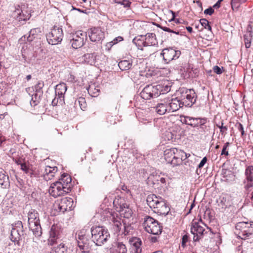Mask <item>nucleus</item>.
I'll return each mask as SVG.
<instances>
[{
	"label": "nucleus",
	"instance_id": "obj_51",
	"mask_svg": "<svg viewBox=\"0 0 253 253\" xmlns=\"http://www.w3.org/2000/svg\"><path fill=\"white\" fill-rule=\"evenodd\" d=\"M236 127L237 128L239 131H240L241 133L242 136H243L245 134V131L244 130V127L243 125L240 123H237V124L235 125Z\"/></svg>",
	"mask_w": 253,
	"mask_h": 253
},
{
	"label": "nucleus",
	"instance_id": "obj_44",
	"mask_svg": "<svg viewBox=\"0 0 253 253\" xmlns=\"http://www.w3.org/2000/svg\"><path fill=\"white\" fill-rule=\"evenodd\" d=\"M40 97V95H39L37 93H35L32 95L31 100L30 101V104L32 106H35L37 105L39 102V99Z\"/></svg>",
	"mask_w": 253,
	"mask_h": 253
},
{
	"label": "nucleus",
	"instance_id": "obj_10",
	"mask_svg": "<svg viewBox=\"0 0 253 253\" xmlns=\"http://www.w3.org/2000/svg\"><path fill=\"white\" fill-rule=\"evenodd\" d=\"M86 38V33L82 31H78L73 34L70 37V43L73 48L78 49L83 46Z\"/></svg>",
	"mask_w": 253,
	"mask_h": 253
},
{
	"label": "nucleus",
	"instance_id": "obj_60",
	"mask_svg": "<svg viewBox=\"0 0 253 253\" xmlns=\"http://www.w3.org/2000/svg\"><path fill=\"white\" fill-rule=\"evenodd\" d=\"M154 46H152V48H150V49H148L147 50H145V47L144 48V51H146V52H148V54H149V55H151L153 53H154L155 52H156V50H154L153 47Z\"/></svg>",
	"mask_w": 253,
	"mask_h": 253
},
{
	"label": "nucleus",
	"instance_id": "obj_36",
	"mask_svg": "<svg viewBox=\"0 0 253 253\" xmlns=\"http://www.w3.org/2000/svg\"><path fill=\"white\" fill-rule=\"evenodd\" d=\"M120 69L122 71L128 70L132 66V61L130 60H123L118 63Z\"/></svg>",
	"mask_w": 253,
	"mask_h": 253
},
{
	"label": "nucleus",
	"instance_id": "obj_19",
	"mask_svg": "<svg viewBox=\"0 0 253 253\" xmlns=\"http://www.w3.org/2000/svg\"><path fill=\"white\" fill-rule=\"evenodd\" d=\"M183 121L186 125L193 127H198L199 125L203 126L204 123H206L207 119L206 118H193L185 116Z\"/></svg>",
	"mask_w": 253,
	"mask_h": 253
},
{
	"label": "nucleus",
	"instance_id": "obj_27",
	"mask_svg": "<svg viewBox=\"0 0 253 253\" xmlns=\"http://www.w3.org/2000/svg\"><path fill=\"white\" fill-rule=\"evenodd\" d=\"M61 206H63L64 210L66 211H71L73 208L74 202L71 198L65 197L60 200Z\"/></svg>",
	"mask_w": 253,
	"mask_h": 253
},
{
	"label": "nucleus",
	"instance_id": "obj_11",
	"mask_svg": "<svg viewBox=\"0 0 253 253\" xmlns=\"http://www.w3.org/2000/svg\"><path fill=\"white\" fill-rule=\"evenodd\" d=\"M181 54L179 50H176L172 47L164 49L160 56L163 58L165 63L168 64L171 61L177 59Z\"/></svg>",
	"mask_w": 253,
	"mask_h": 253
},
{
	"label": "nucleus",
	"instance_id": "obj_9",
	"mask_svg": "<svg viewBox=\"0 0 253 253\" xmlns=\"http://www.w3.org/2000/svg\"><path fill=\"white\" fill-rule=\"evenodd\" d=\"M236 229L239 231V236L245 239L253 232V222H240L236 225Z\"/></svg>",
	"mask_w": 253,
	"mask_h": 253
},
{
	"label": "nucleus",
	"instance_id": "obj_63",
	"mask_svg": "<svg viewBox=\"0 0 253 253\" xmlns=\"http://www.w3.org/2000/svg\"><path fill=\"white\" fill-rule=\"evenodd\" d=\"M186 29L190 33H192V31H193V29H192V28L191 27H190V26L186 27Z\"/></svg>",
	"mask_w": 253,
	"mask_h": 253
},
{
	"label": "nucleus",
	"instance_id": "obj_4",
	"mask_svg": "<svg viewBox=\"0 0 253 253\" xmlns=\"http://www.w3.org/2000/svg\"><path fill=\"white\" fill-rule=\"evenodd\" d=\"M179 153H184V151L176 148L167 149L164 152V159L167 163L171 164L173 167L177 166L181 163Z\"/></svg>",
	"mask_w": 253,
	"mask_h": 253
},
{
	"label": "nucleus",
	"instance_id": "obj_33",
	"mask_svg": "<svg viewBox=\"0 0 253 253\" xmlns=\"http://www.w3.org/2000/svg\"><path fill=\"white\" fill-rule=\"evenodd\" d=\"M132 253H140L141 252V241L139 238H135L132 241Z\"/></svg>",
	"mask_w": 253,
	"mask_h": 253
},
{
	"label": "nucleus",
	"instance_id": "obj_14",
	"mask_svg": "<svg viewBox=\"0 0 253 253\" xmlns=\"http://www.w3.org/2000/svg\"><path fill=\"white\" fill-rule=\"evenodd\" d=\"M159 86L152 84L147 85L140 93V96L145 100H148L151 98L158 97V90L160 89Z\"/></svg>",
	"mask_w": 253,
	"mask_h": 253
},
{
	"label": "nucleus",
	"instance_id": "obj_13",
	"mask_svg": "<svg viewBox=\"0 0 253 253\" xmlns=\"http://www.w3.org/2000/svg\"><path fill=\"white\" fill-rule=\"evenodd\" d=\"M69 192L68 188L57 181L52 183L48 189L50 195L55 198L68 193Z\"/></svg>",
	"mask_w": 253,
	"mask_h": 253
},
{
	"label": "nucleus",
	"instance_id": "obj_1",
	"mask_svg": "<svg viewBox=\"0 0 253 253\" xmlns=\"http://www.w3.org/2000/svg\"><path fill=\"white\" fill-rule=\"evenodd\" d=\"M110 238L107 229L102 226L83 228L78 233L76 237L78 245L84 253H89L92 243L96 246H102Z\"/></svg>",
	"mask_w": 253,
	"mask_h": 253
},
{
	"label": "nucleus",
	"instance_id": "obj_18",
	"mask_svg": "<svg viewBox=\"0 0 253 253\" xmlns=\"http://www.w3.org/2000/svg\"><path fill=\"white\" fill-rule=\"evenodd\" d=\"M21 169L31 177H36L40 175L39 171L29 162H24V164L21 165Z\"/></svg>",
	"mask_w": 253,
	"mask_h": 253
},
{
	"label": "nucleus",
	"instance_id": "obj_23",
	"mask_svg": "<svg viewBox=\"0 0 253 253\" xmlns=\"http://www.w3.org/2000/svg\"><path fill=\"white\" fill-rule=\"evenodd\" d=\"M58 168L56 167L45 166L44 167V171L42 173V175L44 180L46 181L51 179L57 172Z\"/></svg>",
	"mask_w": 253,
	"mask_h": 253
},
{
	"label": "nucleus",
	"instance_id": "obj_30",
	"mask_svg": "<svg viewBox=\"0 0 253 253\" xmlns=\"http://www.w3.org/2000/svg\"><path fill=\"white\" fill-rule=\"evenodd\" d=\"M59 231L56 229V226L53 225L49 231V238L48 239V244L50 245H53L56 242L58 238Z\"/></svg>",
	"mask_w": 253,
	"mask_h": 253
},
{
	"label": "nucleus",
	"instance_id": "obj_29",
	"mask_svg": "<svg viewBox=\"0 0 253 253\" xmlns=\"http://www.w3.org/2000/svg\"><path fill=\"white\" fill-rule=\"evenodd\" d=\"M71 180L72 179L71 176L68 174L64 173L61 175V178H59V180L57 181V182L61 183L62 185L68 188L69 191H70L71 190L70 185Z\"/></svg>",
	"mask_w": 253,
	"mask_h": 253
},
{
	"label": "nucleus",
	"instance_id": "obj_45",
	"mask_svg": "<svg viewBox=\"0 0 253 253\" xmlns=\"http://www.w3.org/2000/svg\"><path fill=\"white\" fill-rule=\"evenodd\" d=\"M200 22L202 26L204 27L205 29H207L210 31H211V27L209 25V22L206 19H200Z\"/></svg>",
	"mask_w": 253,
	"mask_h": 253
},
{
	"label": "nucleus",
	"instance_id": "obj_50",
	"mask_svg": "<svg viewBox=\"0 0 253 253\" xmlns=\"http://www.w3.org/2000/svg\"><path fill=\"white\" fill-rule=\"evenodd\" d=\"M229 144H230L229 142H226L224 144V145L223 147V148H222V150L221 151V155H225L226 156H228L229 155L228 152L226 150H227V148L228 147Z\"/></svg>",
	"mask_w": 253,
	"mask_h": 253
},
{
	"label": "nucleus",
	"instance_id": "obj_31",
	"mask_svg": "<svg viewBox=\"0 0 253 253\" xmlns=\"http://www.w3.org/2000/svg\"><path fill=\"white\" fill-rule=\"evenodd\" d=\"M161 199L160 197H157L155 194H151L147 196L146 201L150 208L153 209Z\"/></svg>",
	"mask_w": 253,
	"mask_h": 253
},
{
	"label": "nucleus",
	"instance_id": "obj_48",
	"mask_svg": "<svg viewBox=\"0 0 253 253\" xmlns=\"http://www.w3.org/2000/svg\"><path fill=\"white\" fill-rule=\"evenodd\" d=\"M159 27L164 31L169 32V33H174L177 35H179V32L178 31H174V30L171 29L169 27H165V26H159Z\"/></svg>",
	"mask_w": 253,
	"mask_h": 253
},
{
	"label": "nucleus",
	"instance_id": "obj_12",
	"mask_svg": "<svg viewBox=\"0 0 253 253\" xmlns=\"http://www.w3.org/2000/svg\"><path fill=\"white\" fill-rule=\"evenodd\" d=\"M201 224H204L201 218L198 221H193L192 223L191 232L194 235L193 241L194 242L199 241L203 237L205 229Z\"/></svg>",
	"mask_w": 253,
	"mask_h": 253
},
{
	"label": "nucleus",
	"instance_id": "obj_5",
	"mask_svg": "<svg viewBox=\"0 0 253 253\" xmlns=\"http://www.w3.org/2000/svg\"><path fill=\"white\" fill-rule=\"evenodd\" d=\"M143 224L145 230L149 233L158 235L162 232V229L158 221L149 216L144 217Z\"/></svg>",
	"mask_w": 253,
	"mask_h": 253
},
{
	"label": "nucleus",
	"instance_id": "obj_57",
	"mask_svg": "<svg viewBox=\"0 0 253 253\" xmlns=\"http://www.w3.org/2000/svg\"><path fill=\"white\" fill-rule=\"evenodd\" d=\"M123 38L121 36H118V37L115 38L112 42H113L114 44H117L118 42H121L123 41Z\"/></svg>",
	"mask_w": 253,
	"mask_h": 253
},
{
	"label": "nucleus",
	"instance_id": "obj_21",
	"mask_svg": "<svg viewBox=\"0 0 253 253\" xmlns=\"http://www.w3.org/2000/svg\"><path fill=\"white\" fill-rule=\"evenodd\" d=\"M153 209L154 212L160 214H167L169 211V207L162 198L157 202Z\"/></svg>",
	"mask_w": 253,
	"mask_h": 253
},
{
	"label": "nucleus",
	"instance_id": "obj_28",
	"mask_svg": "<svg viewBox=\"0 0 253 253\" xmlns=\"http://www.w3.org/2000/svg\"><path fill=\"white\" fill-rule=\"evenodd\" d=\"M41 33V31L40 28H34L30 30L28 36L27 37L26 35H24L23 37H22L21 39L22 41H25L26 39H27V40L28 42H30L33 41L38 35V34Z\"/></svg>",
	"mask_w": 253,
	"mask_h": 253
},
{
	"label": "nucleus",
	"instance_id": "obj_53",
	"mask_svg": "<svg viewBox=\"0 0 253 253\" xmlns=\"http://www.w3.org/2000/svg\"><path fill=\"white\" fill-rule=\"evenodd\" d=\"M188 240V236L187 235H185L182 238L181 247L184 248L186 246V244Z\"/></svg>",
	"mask_w": 253,
	"mask_h": 253
},
{
	"label": "nucleus",
	"instance_id": "obj_43",
	"mask_svg": "<svg viewBox=\"0 0 253 253\" xmlns=\"http://www.w3.org/2000/svg\"><path fill=\"white\" fill-rule=\"evenodd\" d=\"M53 209L55 211L60 213H64L65 212L63 206H61L60 201L57 202L54 204Z\"/></svg>",
	"mask_w": 253,
	"mask_h": 253
},
{
	"label": "nucleus",
	"instance_id": "obj_26",
	"mask_svg": "<svg viewBox=\"0 0 253 253\" xmlns=\"http://www.w3.org/2000/svg\"><path fill=\"white\" fill-rule=\"evenodd\" d=\"M155 111L160 115L168 113V100H164L163 102L158 103L155 107Z\"/></svg>",
	"mask_w": 253,
	"mask_h": 253
},
{
	"label": "nucleus",
	"instance_id": "obj_47",
	"mask_svg": "<svg viewBox=\"0 0 253 253\" xmlns=\"http://www.w3.org/2000/svg\"><path fill=\"white\" fill-rule=\"evenodd\" d=\"M115 2L123 5L125 7L130 6V2L127 0H115Z\"/></svg>",
	"mask_w": 253,
	"mask_h": 253
},
{
	"label": "nucleus",
	"instance_id": "obj_32",
	"mask_svg": "<svg viewBox=\"0 0 253 253\" xmlns=\"http://www.w3.org/2000/svg\"><path fill=\"white\" fill-rule=\"evenodd\" d=\"M159 86L160 88L158 90V96L160 94H166L171 89L170 83L166 82V84L164 83L163 84H159L156 85V87Z\"/></svg>",
	"mask_w": 253,
	"mask_h": 253
},
{
	"label": "nucleus",
	"instance_id": "obj_2",
	"mask_svg": "<svg viewBox=\"0 0 253 253\" xmlns=\"http://www.w3.org/2000/svg\"><path fill=\"white\" fill-rule=\"evenodd\" d=\"M178 92L180 94L178 97L182 106L191 107L195 103L197 95L193 89L182 88L179 89Z\"/></svg>",
	"mask_w": 253,
	"mask_h": 253
},
{
	"label": "nucleus",
	"instance_id": "obj_22",
	"mask_svg": "<svg viewBox=\"0 0 253 253\" xmlns=\"http://www.w3.org/2000/svg\"><path fill=\"white\" fill-rule=\"evenodd\" d=\"M144 37V44L146 45V50L152 48V46L158 45V42L154 33H147Z\"/></svg>",
	"mask_w": 253,
	"mask_h": 253
},
{
	"label": "nucleus",
	"instance_id": "obj_52",
	"mask_svg": "<svg viewBox=\"0 0 253 253\" xmlns=\"http://www.w3.org/2000/svg\"><path fill=\"white\" fill-rule=\"evenodd\" d=\"M222 69H223V67H222L221 68L219 67H218V66H214L213 67V72L218 75H220V74H222Z\"/></svg>",
	"mask_w": 253,
	"mask_h": 253
},
{
	"label": "nucleus",
	"instance_id": "obj_46",
	"mask_svg": "<svg viewBox=\"0 0 253 253\" xmlns=\"http://www.w3.org/2000/svg\"><path fill=\"white\" fill-rule=\"evenodd\" d=\"M216 126L220 128V132L222 135L224 136L227 133L226 131L228 129V127L227 126H223V122H221V125L216 124Z\"/></svg>",
	"mask_w": 253,
	"mask_h": 253
},
{
	"label": "nucleus",
	"instance_id": "obj_62",
	"mask_svg": "<svg viewBox=\"0 0 253 253\" xmlns=\"http://www.w3.org/2000/svg\"><path fill=\"white\" fill-rule=\"evenodd\" d=\"M220 6V3H219V2H218L217 1L213 5V8H219Z\"/></svg>",
	"mask_w": 253,
	"mask_h": 253
},
{
	"label": "nucleus",
	"instance_id": "obj_64",
	"mask_svg": "<svg viewBox=\"0 0 253 253\" xmlns=\"http://www.w3.org/2000/svg\"><path fill=\"white\" fill-rule=\"evenodd\" d=\"M250 41H249V42H245V46L246 48H249L250 47Z\"/></svg>",
	"mask_w": 253,
	"mask_h": 253
},
{
	"label": "nucleus",
	"instance_id": "obj_20",
	"mask_svg": "<svg viewBox=\"0 0 253 253\" xmlns=\"http://www.w3.org/2000/svg\"><path fill=\"white\" fill-rule=\"evenodd\" d=\"M22 223L20 221H18L15 226H12L11 230V240L12 241L14 242L19 240L23 232L22 230Z\"/></svg>",
	"mask_w": 253,
	"mask_h": 253
},
{
	"label": "nucleus",
	"instance_id": "obj_40",
	"mask_svg": "<svg viewBox=\"0 0 253 253\" xmlns=\"http://www.w3.org/2000/svg\"><path fill=\"white\" fill-rule=\"evenodd\" d=\"M67 249L63 244H60L56 247H54L50 253H66Z\"/></svg>",
	"mask_w": 253,
	"mask_h": 253
},
{
	"label": "nucleus",
	"instance_id": "obj_37",
	"mask_svg": "<svg viewBox=\"0 0 253 253\" xmlns=\"http://www.w3.org/2000/svg\"><path fill=\"white\" fill-rule=\"evenodd\" d=\"M0 185L3 188H6L9 185L8 176L2 172H0Z\"/></svg>",
	"mask_w": 253,
	"mask_h": 253
},
{
	"label": "nucleus",
	"instance_id": "obj_24",
	"mask_svg": "<svg viewBox=\"0 0 253 253\" xmlns=\"http://www.w3.org/2000/svg\"><path fill=\"white\" fill-rule=\"evenodd\" d=\"M168 113L173 112L178 110L183 106L181 104V101L178 97L168 101Z\"/></svg>",
	"mask_w": 253,
	"mask_h": 253
},
{
	"label": "nucleus",
	"instance_id": "obj_35",
	"mask_svg": "<svg viewBox=\"0 0 253 253\" xmlns=\"http://www.w3.org/2000/svg\"><path fill=\"white\" fill-rule=\"evenodd\" d=\"M140 37L142 39L138 37H136L133 39L132 42L134 43L137 47L139 49L141 50H144V47L146 48V45L144 44V36H140Z\"/></svg>",
	"mask_w": 253,
	"mask_h": 253
},
{
	"label": "nucleus",
	"instance_id": "obj_15",
	"mask_svg": "<svg viewBox=\"0 0 253 253\" xmlns=\"http://www.w3.org/2000/svg\"><path fill=\"white\" fill-rule=\"evenodd\" d=\"M245 178L243 181L244 188L248 190L253 187V166H248L245 170Z\"/></svg>",
	"mask_w": 253,
	"mask_h": 253
},
{
	"label": "nucleus",
	"instance_id": "obj_54",
	"mask_svg": "<svg viewBox=\"0 0 253 253\" xmlns=\"http://www.w3.org/2000/svg\"><path fill=\"white\" fill-rule=\"evenodd\" d=\"M214 12V9L212 7H210L206 9L204 11V13L206 14H208L209 15H212Z\"/></svg>",
	"mask_w": 253,
	"mask_h": 253
},
{
	"label": "nucleus",
	"instance_id": "obj_61",
	"mask_svg": "<svg viewBox=\"0 0 253 253\" xmlns=\"http://www.w3.org/2000/svg\"><path fill=\"white\" fill-rule=\"evenodd\" d=\"M15 162L16 164H17L18 165H20V167H21V165L24 164V162H22V160L20 159H16L15 160Z\"/></svg>",
	"mask_w": 253,
	"mask_h": 253
},
{
	"label": "nucleus",
	"instance_id": "obj_56",
	"mask_svg": "<svg viewBox=\"0 0 253 253\" xmlns=\"http://www.w3.org/2000/svg\"><path fill=\"white\" fill-rule=\"evenodd\" d=\"M178 154L179 155V157L181 159V162L182 161V160L184 157V159L188 158L190 156V155L189 154H187L184 152V153H179Z\"/></svg>",
	"mask_w": 253,
	"mask_h": 253
},
{
	"label": "nucleus",
	"instance_id": "obj_41",
	"mask_svg": "<svg viewBox=\"0 0 253 253\" xmlns=\"http://www.w3.org/2000/svg\"><path fill=\"white\" fill-rule=\"evenodd\" d=\"M44 86L43 82L39 81L35 85L34 89L36 92L35 93H37L39 95H41L42 93V89Z\"/></svg>",
	"mask_w": 253,
	"mask_h": 253
},
{
	"label": "nucleus",
	"instance_id": "obj_6",
	"mask_svg": "<svg viewBox=\"0 0 253 253\" xmlns=\"http://www.w3.org/2000/svg\"><path fill=\"white\" fill-rule=\"evenodd\" d=\"M113 205L121 216L128 218L131 216L132 211L122 198H116L113 201Z\"/></svg>",
	"mask_w": 253,
	"mask_h": 253
},
{
	"label": "nucleus",
	"instance_id": "obj_42",
	"mask_svg": "<svg viewBox=\"0 0 253 253\" xmlns=\"http://www.w3.org/2000/svg\"><path fill=\"white\" fill-rule=\"evenodd\" d=\"M116 252L117 253H126L127 249L125 245L122 242L117 243Z\"/></svg>",
	"mask_w": 253,
	"mask_h": 253
},
{
	"label": "nucleus",
	"instance_id": "obj_59",
	"mask_svg": "<svg viewBox=\"0 0 253 253\" xmlns=\"http://www.w3.org/2000/svg\"><path fill=\"white\" fill-rule=\"evenodd\" d=\"M206 123H204L203 126H202V125L199 126H200V129H201L202 130H203L205 132L208 131L209 130L208 126L207 125H206Z\"/></svg>",
	"mask_w": 253,
	"mask_h": 253
},
{
	"label": "nucleus",
	"instance_id": "obj_8",
	"mask_svg": "<svg viewBox=\"0 0 253 253\" xmlns=\"http://www.w3.org/2000/svg\"><path fill=\"white\" fill-rule=\"evenodd\" d=\"M63 37L62 28L55 26L46 35L47 41L48 43L51 45H56L60 43L62 41Z\"/></svg>",
	"mask_w": 253,
	"mask_h": 253
},
{
	"label": "nucleus",
	"instance_id": "obj_7",
	"mask_svg": "<svg viewBox=\"0 0 253 253\" xmlns=\"http://www.w3.org/2000/svg\"><path fill=\"white\" fill-rule=\"evenodd\" d=\"M109 220L112 222L113 229L116 233H119L122 229L124 230L122 231L125 235L128 233V227H126L125 223L122 224L121 219L118 216V214L115 212H109Z\"/></svg>",
	"mask_w": 253,
	"mask_h": 253
},
{
	"label": "nucleus",
	"instance_id": "obj_34",
	"mask_svg": "<svg viewBox=\"0 0 253 253\" xmlns=\"http://www.w3.org/2000/svg\"><path fill=\"white\" fill-rule=\"evenodd\" d=\"M13 15L15 18L19 21H26L28 19V16L23 14V11L19 7L16 8L14 11Z\"/></svg>",
	"mask_w": 253,
	"mask_h": 253
},
{
	"label": "nucleus",
	"instance_id": "obj_58",
	"mask_svg": "<svg viewBox=\"0 0 253 253\" xmlns=\"http://www.w3.org/2000/svg\"><path fill=\"white\" fill-rule=\"evenodd\" d=\"M114 45V44L112 41L108 42L105 45L106 49L109 50Z\"/></svg>",
	"mask_w": 253,
	"mask_h": 253
},
{
	"label": "nucleus",
	"instance_id": "obj_3",
	"mask_svg": "<svg viewBox=\"0 0 253 253\" xmlns=\"http://www.w3.org/2000/svg\"><path fill=\"white\" fill-rule=\"evenodd\" d=\"M28 224L29 229L32 231L35 236H40L42 234V228L40 223L39 213L34 210L29 211Z\"/></svg>",
	"mask_w": 253,
	"mask_h": 253
},
{
	"label": "nucleus",
	"instance_id": "obj_17",
	"mask_svg": "<svg viewBox=\"0 0 253 253\" xmlns=\"http://www.w3.org/2000/svg\"><path fill=\"white\" fill-rule=\"evenodd\" d=\"M101 57H105V55L103 54L99 55L95 52L86 53L83 56L82 60L83 62L87 64L95 65L96 64H98L99 58Z\"/></svg>",
	"mask_w": 253,
	"mask_h": 253
},
{
	"label": "nucleus",
	"instance_id": "obj_49",
	"mask_svg": "<svg viewBox=\"0 0 253 253\" xmlns=\"http://www.w3.org/2000/svg\"><path fill=\"white\" fill-rule=\"evenodd\" d=\"M231 4L233 10H237L240 5L238 0H231Z\"/></svg>",
	"mask_w": 253,
	"mask_h": 253
},
{
	"label": "nucleus",
	"instance_id": "obj_55",
	"mask_svg": "<svg viewBox=\"0 0 253 253\" xmlns=\"http://www.w3.org/2000/svg\"><path fill=\"white\" fill-rule=\"evenodd\" d=\"M207 161V158L206 157H205L203 158V159L200 162V164L198 165V168L201 169L202 168L205 164L206 163Z\"/></svg>",
	"mask_w": 253,
	"mask_h": 253
},
{
	"label": "nucleus",
	"instance_id": "obj_25",
	"mask_svg": "<svg viewBox=\"0 0 253 253\" xmlns=\"http://www.w3.org/2000/svg\"><path fill=\"white\" fill-rule=\"evenodd\" d=\"M67 90V86L65 83H60L56 85L55 92L56 96L61 101L64 98V95Z\"/></svg>",
	"mask_w": 253,
	"mask_h": 253
},
{
	"label": "nucleus",
	"instance_id": "obj_39",
	"mask_svg": "<svg viewBox=\"0 0 253 253\" xmlns=\"http://www.w3.org/2000/svg\"><path fill=\"white\" fill-rule=\"evenodd\" d=\"M88 93L92 97H96L98 95L100 89L96 88L94 84H91L87 88Z\"/></svg>",
	"mask_w": 253,
	"mask_h": 253
},
{
	"label": "nucleus",
	"instance_id": "obj_16",
	"mask_svg": "<svg viewBox=\"0 0 253 253\" xmlns=\"http://www.w3.org/2000/svg\"><path fill=\"white\" fill-rule=\"evenodd\" d=\"M89 37L93 42H100L105 38L104 32L100 28L94 27L89 32Z\"/></svg>",
	"mask_w": 253,
	"mask_h": 253
},
{
	"label": "nucleus",
	"instance_id": "obj_38",
	"mask_svg": "<svg viewBox=\"0 0 253 253\" xmlns=\"http://www.w3.org/2000/svg\"><path fill=\"white\" fill-rule=\"evenodd\" d=\"M235 180V175L230 171H228L227 174L225 172L223 176V180L228 183H232L234 182Z\"/></svg>",
	"mask_w": 253,
	"mask_h": 253
}]
</instances>
